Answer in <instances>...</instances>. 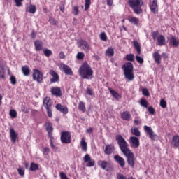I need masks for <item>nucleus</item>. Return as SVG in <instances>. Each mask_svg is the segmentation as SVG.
I'll use <instances>...</instances> for the list:
<instances>
[{
    "label": "nucleus",
    "mask_w": 179,
    "mask_h": 179,
    "mask_svg": "<svg viewBox=\"0 0 179 179\" xmlns=\"http://www.w3.org/2000/svg\"><path fill=\"white\" fill-rule=\"evenodd\" d=\"M158 45H164L166 44V38H164V36L159 35L157 37Z\"/></svg>",
    "instance_id": "5701e85b"
},
{
    "label": "nucleus",
    "mask_w": 179,
    "mask_h": 179,
    "mask_svg": "<svg viewBox=\"0 0 179 179\" xmlns=\"http://www.w3.org/2000/svg\"><path fill=\"white\" fill-rule=\"evenodd\" d=\"M59 177H60V179H68L66 174H65V173H64V172L59 173Z\"/></svg>",
    "instance_id": "5fc2aeb1"
},
{
    "label": "nucleus",
    "mask_w": 179,
    "mask_h": 179,
    "mask_svg": "<svg viewBox=\"0 0 179 179\" xmlns=\"http://www.w3.org/2000/svg\"><path fill=\"white\" fill-rule=\"evenodd\" d=\"M113 157L115 162L120 164V167H125V159L124 158L118 155H115Z\"/></svg>",
    "instance_id": "4468645a"
},
{
    "label": "nucleus",
    "mask_w": 179,
    "mask_h": 179,
    "mask_svg": "<svg viewBox=\"0 0 179 179\" xmlns=\"http://www.w3.org/2000/svg\"><path fill=\"white\" fill-rule=\"evenodd\" d=\"M124 74L128 80H134V65L131 62H127L122 66Z\"/></svg>",
    "instance_id": "7ed1b4c3"
},
{
    "label": "nucleus",
    "mask_w": 179,
    "mask_h": 179,
    "mask_svg": "<svg viewBox=\"0 0 179 179\" xmlns=\"http://www.w3.org/2000/svg\"><path fill=\"white\" fill-rule=\"evenodd\" d=\"M158 36H159V32L157 31H154L152 34V37L154 40H155V38H157V37H159Z\"/></svg>",
    "instance_id": "13d9d810"
},
{
    "label": "nucleus",
    "mask_w": 179,
    "mask_h": 179,
    "mask_svg": "<svg viewBox=\"0 0 179 179\" xmlns=\"http://www.w3.org/2000/svg\"><path fill=\"white\" fill-rule=\"evenodd\" d=\"M59 57L61 59H65V53H64L63 51L60 52L59 54Z\"/></svg>",
    "instance_id": "bf43d9fd"
},
{
    "label": "nucleus",
    "mask_w": 179,
    "mask_h": 179,
    "mask_svg": "<svg viewBox=\"0 0 179 179\" xmlns=\"http://www.w3.org/2000/svg\"><path fill=\"white\" fill-rule=\"evenodd\" d=\"M92 0H85V10H89V8H90V3Z\"/></svg>",
    "instance_id": "a19ab883"
},
{
    "label": "nucleus",
    "mask_w": 179,
    "mask_h": 179,
    "mask_svg": "<svg viewBox=\"0 0 179 179\" xmlns=\"http://www.w3.org/2000/svg\"><path fill=\"white\" fill-rule=\"evenodd\" d=\"M98 166H99V167H101V169H102L103 170L108 171V169L110 167V163H108V162L107 161L99 160L98 161Z\"/></svg>",
    "instance_id": "f8f14e48"
},
{
    "label": "nucleus",
    "mask_w": 179,
    "mask_h": 179,
    "mask_svg": "<svg viewBox=\"0 0 179 179\" xmlns=\"http://www.w3.org/2000/svg\"><path fill=\"white\" fill-rule=\"evenodd\" d=\"M49 73L52 76V78L50 79L51 83H55L59 80V76L54 70H50Z\"/></svg>",
    "instance_id": "ddd939ff"
},
{
    "label": "nucleus",
    "mask_w": 179,
    "mask_h": 179,
    "mask_svg": "<svg viewBox=\"0 0 179 179\" xmlns=\"http://www.w3.org/2000/svg\"><path fill=\"white\" fill-rule=\"evenodd\" d=\"M45 127L48 134V136L50 138V139H52V131H53L52 124H51V122H46L45 124Z\"/></svg>",
    "instance_id": "dca6fc26"
},
{
    "label": "nucleus",
    "mask_w": 179,
    "mask_h": 179,
    "mask_svg": "<svg viewBox=\"0 0 179 179\" xmlns=\"http://www.w3.org/2000/svg\"><path fill=\"white\" fill-rule=\"evenodd\" d=\"M129 4L136 15L142 13V8H141L143 5V1L141 0H129Z\"/></svg>",
    "instance_id": "20e7f679"
},
{
    "label": "nucleus",
    "mask_w": 179,
    "mask_h": 179,
    "mask_svg": "<svg viewBox=\"0 0 179 179\" xmlns=\"http://www.w3.org/2000/svg\"><path fill=\"white\" fill-rule=\"evenodd\" d=\"M22 72L24 76H29L30 75V68L27 66L22 67Z\"/></svg>",
    "instance_id": "c85d7f7f"
},
{
    "label": "nucleus",
    "mask_w": 179,
    "mask_h": 179,
    "mask_svg": "<svg viewBox=\"0 0 179 179\" xmlns=\"http://www.w3.org/2000/svg\"><path fill=\"white\" fill-rule=\"evenodd\" d=\"M106 57H113L114 55V50L112 48H108L106 51Z\"/></svg>",
    "instance_id": "f704fd0d"
},
{
    "label": "nucleus",
    "mask_w": 179,
    "mask_h": 179,
    "mask_svg": "<svg viewBox=\"0 0 179 179\" xmlns=\"http://www.w3.org/2000/svg\"><path fill=\"white\" fill-rule=\"evenodd\" d=\"M38 169V165L36 164L32 163L30 166L31 171H34L35 170H37Z\"/></svg>",
    "instance_id": "49530a36"
},
{
    "label": "nucleus",
    "mask_w": 179,
    "mask_h": 179,
    "mask_svg": "<svg viewBox=\"0 0 179 179\" xmlns=\"http://www.w3.org/2000/svg\"><path fill=\"white\" fill-rule=\"evenodd\" d=\"M0 79H5V69L0 66Z\"/></svg>",
    "instance_id": "e433bc0d"
},
{
    "label": "nucleus",
    "mask_w": 179,
    "mask_h": 179,
    "mask_svg": "<svg viewBox=\"0 0 179 179\" xmlns=\"http://www.w3.org/2000/svg\"><path fill=\"white\" fill-rule=\"evenodd\" d=\"M162 58H164V59H166L168 58L169 56H167V54H166V53H162Z\"/></svg>",
    "instance_id": "774afa93"
},
{
    "label": "nucleus",
    "mask_w": 179,
    "mask_h": 179,
    "mask_svg": "<svg viewBox=\"0 0 179 179\" xmlns=\"http://www.w3.org/2000/svg\"><path fill=\"white\" fill-rule=\"evenodd\" d=\"M128 21L135 26H138V24H139V18H136L135 17H129Z\"/></svg>",
    "instance_id": "a878e982"
},
{
    "label": "nucleus",
    "mask_w": 179,
    "mask_h": 179,
    "mask_svg": "<svg viewBox=\"0 0 179 179\" xmlns=\"http://www.w3.org/2000/svg\"><path fill=\"white\" fill-rule=\"evenodd\" d=\"M142 93L143 96H149V91L148 90V89H143Z\"/></svg>",
    "instance_id": "052dcab7"
},
{
    "label": "nucleus",
    "mask_w": 179,
    "mask_h": 179,
    "mask_svg": "<svg viewBox=\"0 0 179 179\" xmlns=\"http://www.w3.org/2000/svg\"><path fill=\"white\" fill-rule=\"evenodd\" d=\"M170 45L173 47H178V45H179V40L176 38V37L172 36L170 39Z\"/></svg>",
    "instance_id": "cd10ccee"
},
{
    "label": "nucleus",
    "mask_w": 179,
    "mask_h": 179,
    "mask_svg": "<svg viewBox=\"0 0 179 179\" xmlns=\"http://www.w3.org/2000/svg\"><path fill=\"white\" fill-rule=\"evenodd\" d=\"M49 22H50V24H52V25L57 24V21H55V19H54L51 17H50V18H49Z\"/></svg>",
    "instance_id": "4d7b16f0"
},
{
    "label": "nucleus",
    "mask_w": 179,
    "mask_h": 179,
    "mask_svg": "<svg viewBox=\"0 0 179 179\" xmlns=\"http://www.w3.org/2000/svg\"><path fill=\"white\" fill-rule=\"evenodd\" d=\"M59 10L64 13L65 12V2L62 1L59 6Z\"/></svg>",
    "instance_id": "8fccbe9b"
},
{
    "label": "nucleus",
    "mask_w": 179,
    "mask_h": 179,
    "mask_svg": "<svg viewBox=\"0 0 179 179\" xmlns=\"http://www.w3.org/2000/svg\"><path fill=\"white\" fill-rule=\"evenodd\" d=\"M109 91H110L111 96H113V97H114V99H115V100H120V99H121V96L115 90H114L113 89H109Z\"/></svg>",
    "instance_id": "393cba45"
},
{
    "label": "nucleus",
    "mask_w": 179,
    "mask_h": 179,
    "mask_svg": "<svg viewBox=\"0 0 179 179\" xmlns=\"http://www.w3.org/2000/svg\"><path fill=\"white\" fill-rule=\"evenodd\" d=\"M136 59L138 64H143V58L141 57L140 56H136Z\"/></svg>",
    "instance_id": "6e6d98bb"
},
{
    "label": "nucleus",
    "mask_w": 179,
    "mask_h": 179,
    "mask_svg": "<svg viewBox=\"0 0 179 179\" xmlns=\"http://www.w3.org/2000/svg\"><path fill=\"white\" fill-rule=\"evenodd\" d=\"M43 106L45 108H51L52 107V103L51 102V99L48 96L45 97L43 99Z\"/></svg>",
    "instance_id": "6ab92c4d"
},
{
    "label": "nucleus",
    "mask_w": 179,
    "mask_h": 179,
    "mask_svg": "<svg viewBox=\"0 0 179 179\" xmlns=\"http://www.w3.org/2000/svg\"><path fill=\"white\" fill-rule=\"evenodd\" d=\"M150 9L152 13L156 15L159 12V6H157V0H150Z\"/></svg>",
    "instance_id": "1a4fd4ad"
},
{
    "label": "nucleus",
    "mask_w": 179,
    "mask_h": 179,
    "mask_svg": "<svg viewBox=\"0 0 179 179\" xmlns=\"http://www.w3.org/2000/svg\"><path fill=\"white\" fill-rule=\"evenodd\" d=\"M50 153V148H45L43 151V155H47Z\"/></svg>",
    "instance_id": "69168bd1"
},
{
    "label": "nucleus",
    "mask_w": 179,
    "mask_h": 179,
    "mask_svg": "<svg viewBox=\"0 0 179 179\" xmlns=\"http://www.w3.org/2000/svg\"><path fill=\"white\" fill-rule=\"evenodd\" d=\"M73 14L75 15V16L79 15V8L78 6H74L73 8Z\"/></svg>",
    "instance_id": "a18cd8bd"
},
{
    "label": "nucleus",
    "mask_w": 179,
    "mask_h": 179,
    "mask_svg": "<svg viewBox=\"0 0 179 179\" xmlns=\"http://www.w3.org/2000/svg\"><path fill=\"white\" fill-rule=\"evenodd\" d=\"M17 171L20 176H24V168L20 166L17 169Z\"/></svg>",
    "instance_id": "de8ad7c7"
},
{
    "label": "nucleus",
    "mask_w": 179,
    "mask_h": 179,
    "mask_svg": "<svg viewBox=\"0 0 179 179\" xmlns=\"http://www.w3.org/2000/svg\"><path fill=\"white\" fill-rule=\"evenodd\" d=\"M9 115H10L11 118H16L17 117V113L15 110H10Z\"/></svg>",
    "instance_id": "4c0bfd02"
},
{
    "label": "nucleus",
    "mask_w": 179,
    "mask_h": 179,
    "mask_svg": "<svg viewBox=\"0 0 179 179\" xmlns=\"http://www.w3.org/2000/svg\"><path fill=\"white\" fill-rule=\"evenodd\" d=\"M152 57L156 64L159 65L162 62V55L158 52H155L153 53Z\"/></svg>",
    "instance_id": "aec40b11"
},
{
    "label": "nucleus",
    "mask_w": 179,
    "mask_h": 179,
    "mask_svg": "<svg viewBox=\"0 0 179 179\" xmlns=\"http://www.w3.org/2000/svg\"><path fill=\"white\" fill-rule=\"evenodd\" d=\"M107 5L108 6H113V0H107Z\"/></svg>",
    "instance_id": "338daca9"
},
{
    "label": "nucleus",
    "mask_w": 179,
    "mask_h": 179,
    "mask_svg": "<svg viewBox=\"0 0 179 179\" xmlns=\"http://www.w3.org/2000/svg\"><path fill=\"white\" fill-rule=\"evenodd\" d=\"M79 73L83 79H92L93 76V70L87 63H84L80 67Z\"/></svg>",
    "instance_id": "f03ea898"
},
{
    "label": "nucleus",
    "mask_w": 179,
    "mask_h": 179,
    "mask_svg": "<svg viewBox=\"0 0 179 179\" xmlns=\"http://www.w3.org/2000/svg\"><path fill=\"white\" fill-rule=\"evenodd\" d=\"M131 134L134 135V136H141V131L138 127L131 128Z\"/></svg>",
    "instance_id": "2f4dec72"
},
{
    "label": "nucleus",
    "mask_w": 179,
    "mask_h": 179,
    "mask_svg": "<svg viewBox=\"0 0 179 179\" xmlns=\"http://www.w3.org/2000/svg\"><path fill=\"white\" fill-rule=\"evenodd\" d=\"M160 107L162 108H166L167 107V102L164 99H161L159 102Z\"/></svg>",
    "instance_id": "58836bf2"
},
{
    "label": "nucleus",
    "mask_w": 179,
    "mask_h": 179,
    "mask_svg": "<svg viewBox=\"0 0 179 179\" xmlns=\"http://www.w3.org/2000/svg\"><path fill=\"white\" fill-rule=\"evenodd\" d=\"M78 110H80V111H82V113H85L86 111V106L83 101H80L78 103Z\"/></svg>",
    "instance_id": "473e14b6"
},
{
    "label": "nucleus",
    "mask_w": 179,
    "mask_h": 179,
    "mask_svg": "<svg viewBox=\"0 0 179 179\" xmlns=\"http://www.w3.org/2000/svg\"><path fill=\"white\" fill-rule=\"evenodd\" d=\"M144 130L145 131L146 134L149 135L150 139H156L157 136L156 134L153 131V130L149 127L148 126H144Z\"/></svg>",
    "instance_id": "9d476101"
},
{
    "label": "nucleus",
    "mask_w": 179,
    "mask_h": 179,
    "mask_svg": "<svg viewBox=\"0 0 179 179\" xmlns=\"http://www.w3.org/2000/svg\"><path fill=\"white\" fill-rule=\"evenodd\" d=\"M55 107L58 111H60V113H62L63 114H68V108L62 106V105L59 103L57 104Z\"/></svg>",
    "instance_id": "412c9836"
},
{
    "label": "nucleus",
    "mask_w": 179,
    "mask_h": 179,
    "mask_svg": "<svg viewBox=\"0 0 179 179\" xmlns=\"http://www.w3.org/2000/svg\"><path fill=\"white\" fill-rule=\"evenodd\" d=\"M140 104L142 107H144L145 108H148V101L145 99H141L140 101Z\"/></svg>",
    "instance_id": "79ce46f5"
},
{
    "label": "nucleus",
    "mask_w": 179,
    "mask_h": 179,
    "mask_svg": "<svg viewBox=\"0 0 179 179\" xmlns=\"http://www.w3.org/2000/svg\"><path fill=\"white\" fill-rule=\"evenodd\" d=\"M126 59L127 61H135V55L134 54H129L126 55Z\"/></svg>",
    "instance_id": "c9c22d12"
},
{
    "label": "nucleus",
    "mask_w": 179,
    "mask_h": 179,
    "mask_svg": "<svg viewBox=\"0 0 179 179\" xmlns=\"http://www.w3.org/2000/svg\"><path fill=\"white\" fill-rule=\"evenodd\" d=\"M43 54L45 57H50V55H52V51L49 49H45L43 50Z\"/></svg>",
    "instance_id": "ea45409f"
},
{
    "label": "nucleus",
    "mask_w": 179,
    "mask_h": 179,
    "mask_svg": "<svg viewBox=\"0 0 179 179\" xmlns=\"http://www.w3.org/2000/svg\"><path fill=\"white\" fill-rule=\"evenodd\" d=\"M129 143L131 148H133V149H138L141 145L139 138L136 136H131L129 141Z\"/></svg>",
    "instance_id": "39448f33"
},
{
    "label": "nucleus",
    "mask_w": 179,
    "mask_h": 179,
    "mask_svg": "<svg viewBox=\"0 0 179 179\" xmlns=\"http://www.w3.org/2000/svg\"><path fill=\"white\" fill-rule=\"evenodd\" d=\"M104 153L108 155L114 153V145L113 144L106 145L105 146Z\"/></svg>",
    "instance_id": "f3484780"
},
{
    "label": "nucleus",
    "mask_w": 179,
    "mask_h": 179,
    "mask_svg": "<svg viewBox=\"0 0 179 179\" xmlns=\"http://www.w3.org/2000/svg\"><path fill=\"white\" fill-rule=\"evenodd\" d=\"M32 78L34 80H36L38 83H41V82H43V73L39 70L34 69Z\"/></svg>",
    "instance_id": "423d86ee"
},
{
    "label": "nucleus",
    "mask_w": 179,
    "mask_h": 179,
    "mask_svg": "<svg viewBox=\"0 0 179 179\" xmlns=\"http://www.w3.org/2000/svg\"><path fill=\"white\" fill-rule=\"evenodd\" d=\"M15 3H16V6H22V2L23 1V0H14Z\"/></svg>",
    "instance_id": "e2e57ef3"
},
{
    "label": "nucleus",
    "mask_w": 179,
    "mask_h": 179,
    "mask_svg": "<svg viewBox=\"0 0 179 179\" xmlns=\"http://www.w3.org/2000/svg\"><path fill=\"white\" fill-rule=\"evenodd\" d=\"M61 141L62 143H71V133L69 131L62 132Z\"/></svg>",
    "instance_id": "0eeeda50"
},
{
    "label": "nucleus",
    "mask_w": 179,
    "mask_h": 179,
    "mask_svg": "<svg viewBox=\"0 0 179 179\" xmlns=\"http://www.w3.org/2000/svg\"><path fill=\"white\" fill-rule=\"evenodd\" d=\"M87 167H93L94 166V160L90 159L88 162H87Z\"/></svg>",
    "instance_id": "09e8293b"
},
{
    "label": "nucleus",
    "mask_w": 179,
    "mask_h": 179,
    "mask_svg": "<svg viewBox=\"0 0 179 179\" xmlns=\"http://www.w3.org/2000/svg\"><path fill=\"white\" fill-rule=\"evenodd\" d=\"M84 57H85V54L83 52H79L77 54V59H83Z\"/></svg>",
    "instance_id": "3c124183"
},
{
    "label": "nucleus",
    "mask_w": 179,
    "mask_h": 179,
    "mask_svg": "<svg viewBox=\"0 0 179 179\" xmlns=\"http://www.w3.org/2000/svg\"><path fill=\"white\" fill-rule=\"evenodd\" d=\"M148 110L150 113V114H155V108H153V107H148Z\"/></svg>",
    "instance_id": "680f3d73"
},
{
    "label": "nucleus",
    "mask_w": 179,
    "mask_h": 179,
    "mask_svg": "<svg viewBox=\"0 0 179 179\" xmlns=\"http://www.w3.org/2000/svg\"><path fill=\"white\" fill-rule=\"evenodd\" d=\"M51 93L53 96H56V97H61L62 95V92L61 91V88H59V87H52Z\"/></svg>",
    "instance_id": "9b49d317"
},
{
    "label": "nucleus",
    "mask_w": 179,
    "mask_h": 179,
    "mask_svg": "<svg viewBox=\"0 0 179 179\" xmlns=\"http://www.w3.org/2000/svg\"><path fill=\"white\" fill-rule=\"evenodd\" d=\"M59 68L61 71L66 73V75H72V69L68 65L64 64V63H61L59 64Z\"/></svg>",
    "instance_id": "6e6552de"
},
{
    "label": "nucleus",
    "mask_w": 179,
    "mask_h": 179,
    "mask_svg": "<svg viewBox=\"0 0 179 179\" xmlns=\"http://www.w3.org/2000/svg\"><path fill=\"white\" fill-rule=\"evenodd\" d=\"M172 145L176 148H179V136L176 135L172 138Z\"/></svg>",
    "instance_id": "bb28decb"
},
{
    "label": "nucleus",
    "mask_w": 179,
    "mask_h": 179,
    "mask_svg": "<svg viewBox=\"0 0 179 179\" xmlns=\"http://www.w3.org/2000/svg\"><path fill=\"white\" fill-rule=\"evenodd\" d=\"M87 94H89V96H94V93L93 92V90L87 87Z\"/></svg>",
    "instance_id": "603ef678"
},
{
    "label": "nucleus",
    "mask_w": 179,
    "mask_h": 179,
    "mask_svg": "<svg viewBox=\"0 0 179 179\" xmlns=\"http://www.w3.org/2000/svg\"><path fill=\"white\" fill-rule=\"evenodd\" d=\"M36 51H41L43 50V42L41 41H36L34 42Z\"/></svg>",
    "instance_id": "b1692460"
},
{
    "label": "nucleus",
    "mask_w": 179,
    "mask_h": 179,
    "mask_svg": "<svg viewBox=\"0 0 179 179\" xmlns=\"http://www.w3.org/2000/svg\"><path fill=\"white\" fill-rule=\"evenodd\" d=\"M46 110L49 118H52V110H51V108L46 109Z\"/></svg>",
    "instance_id": "864d4df0"
},
{
    "label": "nucleus",
    "mask_w": 179,
    "mask_h": 179,
    "mask_svg": "<svg viewBox=\"0 0 179 179\" xmlns=\"http://www.w3.org/2000/svg\"><path fill=\"white\" fill-rule=\"evenodd\" d=\"M100 38L102 41H107V35H106V32H102L100 34Z\"/></svg>",
    "instance_id": "37998d69"
},
{
    "label": "nucleus",
    "mask_w": 179,
    "mask_h": 179,
    "mask_svg": "<svg viewBox=\"0 0 179 179\" xmlns=\"http://www.w3.org/2000/svg\"><path fill=\"white\" fill-rule=\"evenodd\" d=\"M80 146L83 152H87V143L85 141V138H82L80 141Z\"/></svg>",
    "instance_id": "c756f323"
},
{
    "label": "nucleus",
    "mask_w": 179,
    "mask_h": 179,
    "mask_svg": "<svg viewBox=\"0 0 179 179\" xmlns=\"http://www.w3.org/2000/svg\"><path fill=\"white\" fill-rule=\"evenodd\" d=\"M133 45H134V48H136L138 55H140V54H141V44L139 43H138V41H134Z\"/></svg>",
    "instance_id": "7c9ffc66"
},
{
    "label": "nucleus",
    "mask_w": 179,
    "mask_h": 179,
    "mask_svg": "<svg viewBox=\"0 0 179 179\" xmlns=\"http://www.w3.org/2000/svg\"><path fill=\"white\" fill-rule=\"evenodd\" d=\"M79 47H80L83 50H85V51H89L90 50V46L89 43L85 41L81 40L78 41Z\"/></svg>",
    "instance_id": "a211bd4d"
},
{
    "label": "nucleus",
    "mask_w": 179,
    "mask_h": 179,
    "mask_svg": "<svg viewBox=\"0 0 179 179\" xmlns=\"http://www.w3.org/2000/svg\"><path fill=\"white\" fill-rule=\"evenodd\" d=\"M92 158L90 157V155H89V154H86L83 157V160L85 163H89L90 160Z\"/></svg>",
    "instance_id": "c03bdc74"
},
{
    "label": "nucleus",
    "mask_w": 179,
    "mask_h": 179,
    "mask_svg": "<svg viewBox=\"0 0 179 179\" xmlns=\"http://www.w3.org/2000/svg\"><path fill=\"white\" fill-rule=\"evenodd\" d=\"M10 138L13 143H16V139H17V133L13 128L10 129Z\"/></svg>",
    "instance_id": "2eb2a0df"
},
{
    "label": "nucleus",
    "mask_w": 179,
    "mask_h": 179,
    "mask_svg": "<svg viewBox=\"0 0 179 179\" xmlns=\"http://www.w3.org/2000/svg\"><path fill=\"white\" fill-rule=\"evenodd\" d=\"M10 83L13 84V85H15L16 83V78L13 76H12L10 77Z\"/></svg>",
    "instance_id": "0e129e2a"
},
{
    "label": "nucleus",
    "mask_w": 179,
    "mask_h": 179,
    "mask_svg": "<svg viewBox=\"0 0 179 179\" xmlns=\"http://www.w3.org/2000/svg\"><path fill=\"white\" fill-rule=\"evenodd\" d=\"M116 141L117 142L121 152L125 156L129 166H131L132 169H134V167H135V155L128 148V143H127V141H125L124 137H122V136L121 135L116 136Z\"/></svg>",
    "instance_id": "f257e3e1"
},
{
    "label": "nucleus",
    "mask_w": 179,
    "mask_h": 179,
    "mask_svg": "<svg viewBox=\"0 0 179 179\" xmlns=\"http://www.w3.org/2000/svg\"><path fill=\"white\" fill-rule=\"evenodd\" d=\"M37 10V9L36 8V6L34 5H29V7L27 9V11L29 13H32L33 15H34V13H36V11Z\"/></svg>",
    "instance_id": "72a5a7b5"
},
{
    "label": "nucleus",
    "mask_w": 179,
    "mask_h": 179,
    "mask_svg": "<svg viewBox=\"0 0 179 179\" xmlns=\"http://www.w3.org/2000/svg\"><path fill=\"white\" fill-rule=\"evenodd\" d=\"M121 118L124 121H129L131 120V113L126 110L121 114Z\"/></svg>",
    "instance_id": "4be33fe9"
}]
</instances>
